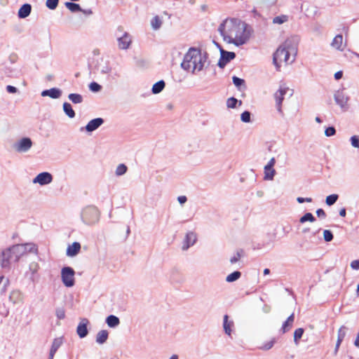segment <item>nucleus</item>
<instances>
[{"label": "nucleus", "mask_w": 359, "mask_h": 359, "mask_svg": "<svg viewBox=\"0 0 359 359\" xmlns=\"http://www.w3.org/2000/svg\"><path fill=\"white\" fill-rule=\"evenodd\" d=\"M196 241L197 234L194 231L187 232L182 242V250L187 251L189 248L194 245Z\"/></svg>", "instance_id": "12"}, {"label": "nucleus", "mask_w": 359, "mask_h": 359, "mask_svg": "<svg viewBox=\"0 0 359 359\" xmlns=\"http://www.w3.org/2000/svg\"><path fill=\"white\" fill-rule=\"evenodd\" d=\"M207 62V55L196 48H190L184 55L181 64L182 69L191 72L192 74L203 70Z\"/></svg>", "instance_id": "3"}, {"label": "nucleus", "mask_w": 359, "mask_h": 359, "mask_svg": "<svg viewBox=\"0 0 359 359\" xmlns=\"http://www.w3.org/2000/svg\"><path fill=\"white\" fill-rule=\"evenodd\" d=\"M276 163V159L275 158H271L269 161L268 162V163L266 165V166H269V168H273L274 165Z\"/></svg>", "instance_id": "57"}, {"label": "nucleus", "mask_w": 359, "mask_h": 359, "mask_svg": "<svg viewBox=\"0 0 359 359\" xmlns=\"http://www.w3.org/2000/svg\"><path fill=\"white\" fill-rule=\"evenodd\" d=\"M8 298L13 304H22L25 301V294L20 290H14L11 292Z\"/></svg>", "instance_id": "15"}, {"label": "nucleus", "mask_w": 359, "mask_h": 359, "mask_svg": "<svg viewBox=\"0 0 359 359\" xmlns=\"http://www.w3.org/2000/svg\"><path fill=\"white\" fill-rule=\"evenodd\" d=\"M331 46L338 50H343L346 46L344 43L343 36L341 34L337 35L331 43Z\"/></svg>", "instance_id": "19"}, {"label": "nucleus", "mask_w": 359, "mask_h": 359, "mask_svg": "<svg viewBox=\"0 0 359 359\" xmlns=\"http://www.w3.org/2000/svg\"><path fill=\"white\" fill-rule=\"evenodd\" d=\"M348 328L345 325H342L339 329L338 333H337V343H336V346H335V348H334L335 354L337 353L339 348L341 342L344 339V338L348 332Z\"/></svg>", "instance_id": "17"}, {"label": "nucleus", "mask_w": 359, "mask_h": 359, "mask_svg": "<svg viewBox=\"0 0 359 359\" xmlns=\"http://www.w3.org/2000/svg\"><path fill=\"white\" fill-rule=\"evenodd\" d=\"M53 175L48 172H43L38 174L33 180V184H38L41 186H45L53 182Z\"/></svg>", "instance_id": "11"}, {"label": "nucleus", "mask_w": 359, "mask_h": 359, "mask_svg": "<svg viewBox=\"0 0 359 359\" xmlns=\"http://www.w3.org/2000/svg\"><path fill=\"white\" fill-rule=\"evenodd\" d=\"M102 87L96 82H92L89 85V89L93 92H99Z\"/></svg>", "instance_id": "48"}, {"label": "nucleus", "mask_w": 359, "mask_h": 359, "mask_svg": "<svg viewBox=\"0 0 359 359\" xmlns=\"http://www.w3.org/2000/svg\"><path fill=\"white\" fill-rule=\"evenodd\" d=\"M116 37L118 49L126 50L130 48L133 43V36L128 32L123 31V27L118 28Z\"/></svg>", "instance_id": "6"}, {"label": "nucleus", "mask_w": 359, "mask_h": 359, "mask_svg": "<svg viewBox=\"0 0 359 359\" xmlns=\"http://www.w3.org/2000/svg\"><path fill=\"white\" fill-rule=\"evenodd\" d=\"M294 319V313H292L287 319L284 322L282 326L283 332L285 333L288 331L292 327Z\"/></svg>", "instance_id": "28"}, {"label": "nucleus", "mask_w": 359, "mask_h": 359, "mask_svg": "<svg viewBox=\"0 0 359 359\" xmlns=\"http://www.w3.org/2000/svg\"><path fill=\"white\" fill-rule=\"evenodd\" d=\"M315 120H316V121L317 123H320L322 122L321 118H320V117H318V116L316 117V119H315Z\"/></svg>", "instance_id": "62"}, {"label": "nucleus", "mask_w": 359, "mask_h": 359, "mask_svg": "<svg viewBox=\"0 0 359 359\" xmlns=\"http://www.w3.org/2000/svg\"><path fill=\"white\" fill-rule=\"evenodd\" d=\"M315 221H316V218L311 212L306 213L304 216H302L299 219L300 223H302V224L305 223L306 222H314Z\"/></svg>", "instance_id": "37"}, {"label": "nucleus", "mask_w": 359, "mask_h": 359, "mask_svg": "<svg viewBox=\"0 0 359 359\" xmlns=\"http://www.w3.org/2000/svg\"><path fill=\"white\" fill-rule=\"evenodd\" d=\"M293 90L290 89L285 85H280L278 90L274 93L273 97L276 101V109L278 112L282 113V103L285 96L289 95L292 96Z\"/></svg>", "instance_id": "7"}, {"label": "nucleus", "mask_w": 359, "mask_h": 359, "mask_svg": "<svg viewBox=\"0 0 359 359\" xmlns=\"http://www.w3.org/2000/svg\"><path fill=\"white\" fill-rule=\"evenodd\" d=\"M61 95H62V91L60 89L55 88H50L48 90H45L42 91V93H41V95L43 97L49 96L50 97L53 98V99L59 98L61 96Z\"/></svg>", "instance_id": "20"}, {"label": "nucleus", "mask_w": 359, "mask_h": 359, "mask_svg": "<svg viewBox=\"0 0 359 359\" xmlns=\"http://www.w3.org/2000/svg\"><path fill=\"white\" fill-rule=\"evenodd\" d=\"M241 257V255L239 252H237L231 259H230V262L231 264H234L236 262H237L240 258Z\"/></svg>", "instance_id": "51"}, {"label": "nucleus", "mask_w": 359, "mask_h": 359, "mask_svg": "<svg viewBox=\"0 0 359 359\" xmlns=\"http://www.w3.org/2000/svg\"><path fill=\"white\" fill-rule=\"evenodd\" d=\"M339 196L337 194H331L326 197L325 202L327 205H334L338 200Z\"/></svg>", "instance_id": "39"}, {"label": "nucleus", "mask_w": 359, "mask_h": 359, "mask_svg": "<svg viewBox=\"0 0 359 359\" xmlns=\"http://www.w3.org/2000/svg\"><path fill=\"white\" fill-rule=\"evenodd\" d=\"M165 86V82L163 80L159 81L153 85L151 91L154 94H158L163 90Z\"/></svg>", "instance_id": "29"}, {"label": "nucleus", "mask_w": 359, "mask_h": 359, "mask_svg": "<svg viewBox=\"0 0 359 359\" xmlns=\"http://www.w3.org/2000/svg\"><path fill=\"white\" fill-rule=\"evenodd\" d=\"M65 6L73 13L82 11V8L80 7V6L75 3L66 2Z\"/></svg>", "instance_id": "35"}, {"label": "nucleus", "mask_w": 359, "mask_h": 359, "mask_svg": "<svg viewBox=\"0 0 359 359\" xmlns=\"http://www.w3.org/2000/svg\"><path fill=\"white\" fill-rule=\"evenodd\" d=\"M297 53V46L292 41L286 40L273 55V62L277 70L280 69L282 63L292 64L295 60Z\"/></svg>", "instance_id": "4"}, {"label": "nucleus", "mask_w": 359, "mask_h": 359, "mask_svg": "<svg viewBox=\"0 0 359 359\" xmlns=\"http://www.w3.org/2000/svg\"><path fill=\"white\" fill-rule=\"evenodd\" d=\"M104 120L102 118H96L90 121L85 127H81L80 131H86L90 133L102 125Z\"/></svg>", "instance_id": "13"}, {"label": "nucleus", "mask_w": 359, "mask_h": 359, "mask_svg": "<svg viewBox=\"0 0 359 359\" xmlns=\"http://www.w3.org/2000/svg\"><path fill=\"white\" fill-rule=\"evenodd\" d=\"M33 145V142L29 137H22L15 141L12 149L17 153H27L29 151Z\"/></svg>", "instance_id": "8"}, {"label": "nucleus", "mask_w": 359, "mask_h": 359, "mask_svg": "<svg viewBox=\"0 0 359 359\" xmlns=\"http://www.w3.org/2000/svg\"><path fill=\"white\" fill-rule=\"evenodd\" d=\"M232 80H233V84L238 88H241V87L242 86H244L245 84V81L242 79H240L236 76H233L232 77Z\"/></svg>", "instance_id": "43"}, {"label": "nucleus", "mask_w": 359, "mask_h": 359, "mask_svg": "<svg viewBox=\"0 0 359 359\" xmlns=\"http://www.w3.org/2000/svg\"><path fill=\"white\" fill-rule=\"evenodd\" d=\"M275 344V339H272L269 341L264 343L259 348L264 351H268L271 349Z\"/></svg>", "instance_id": "40"}, {"label": "nucleus", "mask_w": 359, "mask_h": 359, "mask_svg": "<svg viewBox=\"0 0 359 359\" xmlns=\"http://www.w3.org/2000/svg\"><path fill=\"white\" fill-rule=\"evenodd\" d=\"M89 323V321L86 318H82L79 323L77 328H76V333L79 336L80 338H84L87 336L88 331V324Z\"/></svg>", "instance_id": "16"}, {"label": "nucleus", "mask_w": 359, "mask_h": 359, "mask_svg": "<svg viewBox=\"0 0 359 359\" xmlns=\"http://www.w3.org/2000/svg\"><path fill=\"white\" fill-rule=\"evenodd\" d=\"M242 101L238 100L236 98L231 97L227 99L226 106L228 108L234 109L241 106Z\"/></svg>", "instance_id": "26"}, {"label": "nucleus", "mask_w": 359, "mask_h": 359, "mask_svg": "<svg viewBox=\"0 0 359 359\" xmlns=\"http://www.w3.org/2000/svg\"><path fill=\"white\" fill-rule=\"evenodd\" d=\"M276 175V170L273 168H269V166H264V176L265 180H272Z\"/></svg>", "instance_id": "27"}, {"label": "nucleus", "mask_w": 359, "mask_h": 359, "mask_svg": "<svg viewBox=\"0 0 359 359\" xmlns=\"http://www.w3.org/2000/svg\"><path fill=\"white\" fill-rule=\"evenodd\" d=\"M62 344V338H56L53 340L50 354H49V359H53V357L57 352V349L60 347V346Z\"/></svg>", "instance_id": "21"}, {"label": "nucleus", "mask_w": 359, "mask_h": 359, "mask_svg": "<svg viewBox=\"0 0 359 359\" xmlns=\"http://www.w3.org/2000/svg\"><path fill=\"white\" fill-rule=\"evenodd\" d=\"M128 168L125 164H119L115 170V174L116 176L123 175L127 172Z\"/></svg>", "instance_id": "38"}, {"label": "nucleus", "mask_w": 359, "mask_h": 359, "mask_svg": "<svg viewBox=\"0 0 359 359\" xmlns=\"http://www.w3.org/2000/svg\"><path fill=\"white\" fill-rule=\"evenodd\" d=\"M166 107L168 109H172V104H168Z\"/></svg>", "instance_id": "64"}, {"label": "nucleus", "mask_w": 359, "mask_h": 359, "mask_svg": "<svg viewBox=\"0 0 359 359\" xmlns=\"http://www.w3.org/2000/svg\"><path fill=\"white\" fill-rule=\"evenodd\" d=\"M221 57L218 62V66L224 68L231 60L234 59L236 54L233 52H228L224 50H220Z\"/></svg>", "instance_id": "14"}, {"label": "nucleus", "mask_w": 359, "mask_h": 359, "mask_svg": "<svg viewBox=\"0 0 359 359\" xmlns=\"http://www.w3.org/2000/svg\"><path fill=\"white\" fill-rule=\"evenodd\" d=\"M59 0H46V6L51 10H54L57 6Z\"/></svg>", "instance_id": "44"}, {"label": "nucleus", "mask_w": 359, "mask_h": 359, "mask_svg": "<svg viewBox=\"0 0 359 359\" xmlns=\"http://www.w3.org/2000/svg\"><path fill=\"white\" fill-rule=\"evenodd\" d=\"M339 215L341 217H345L346 216V209L345 208H342L339 210Z\"/></svg>", "instance_id": "60"}, {"label": "nucleus", "mask_w": 359, "mask_h": 359, "mask_svg": "<svg viewBox=\"0 0 359 359\" xmlns=\"http://www.w3.org/2000/svg\"><path fill=\"white\" fill-rule=\"evenodd\" d=\"M100 213L98 209L93 205L85 207L81 212L82 222L88 226L97 224L100 220Z\"/></svg>", "instance_id": "5"}, {"label": "nucleus", "mask_w": 359, "mask_h": 359, "mask_svg": "<svg viewBox=\"0 0 359 359\" xmlns=\"http://www.w3.org/2000/svg\"><path fill=\"white\" fill-rule=\"evenodd\" d=\"M289 17L286 15H281L273 19V23L281 25L288 21Z\"/></svg>", "instance_id": "36"}, {"label": "nucleus", "mask_w": 359, "mask_h": 359, "mask_svg": "<svg viewBox=\"0 0 359 359\" xmlns=\"http://www.w3.org/2000/svg\"><path fill=\"white\" fill-rule=\"evenodd\" d=\"M335 133H336V130L334 127H328L325 130V135L327 137L333 136L334 135H335Z\"/></svg>", "instance_id": "50"}, {"label": "nucleus", "mask_w": 359, "mask_h": 359, "mask_svg": "<svg viewBox=\"0 0 359 359\" xmlns=\"http://www.w3.org/2000/svg\"><path fill=\"white\" fill-rule=\"evenodd\" d=\"M316 214L319 217L325 218L326 217V214L323 209H318L316 210Z\"/></svg>", "instance_id": "55"}, {"label": "nucleus", "mask_w": 359, "mask_h": 359, "mask_svg": "<svg viewBox=\"0 0 359 359\" xmlns=\"http://www.w3.org/2000/svg\"><path fill=\"white\" fill-rule=\"evenodd\" d=\"M55 315L58 319H60V320L64 319L65 318V309L62 307L56 309Z\"/></svg>", "instance_id": "45"}, {"label": "nucleus", "mask_w": 359, "mask_h": 359, "mask_svg": "<svg viewBox=\"0 0 359 359\" xmlns=\"http://www.w3.org/2000/svg\"><path fill=\"white\" fill-rule=\"evenodd\" d=\"M29 271L32 274H35L39 269V265L36 262H32L29 266Z\"/></svg>", "instance_id": "47"}, {"label": "nucleus", "mask_w": 359, "mask_h": 359, "mask_svg": "<svg viewBox=\"0 0 359 359\" xmlns=\"http://www.w3.org/2000/svg\"><path fill=\"white\" fill-rule=\"evenodd\" d=\"M68 98L74 104H80L83 102V97L78 93H71L68 95Z\"/></svg>", "instance_id": "32"}, {"label": "nucleus", "mask_w": 359, "mask_h": 359, "mask_svg": "<svg viewBox=\"0 0 359 359\" xmlns=\"http://www.w3.org/2000/svg\"><path fill=\"white\" fill-rule=\"evenodd\" d=\"M297 201L299 203H302L304 202L311 203V202H312V198H311L297 197Z\"/></svg>", "instance_id": "52"}, {"label": "nucleus", "mask_w": 359, "mask_h": 359, "mask_svg": "<svg viewBox=\"0 0 359 359\" xmlns=\"http://www.w3.org/2000/svg\"><path fill=\"white\" fill-rule=\"evenodd\" d=\"M81 12H82L83 13H84L85 15H90L93 14V11L91 9H86V10H83L82 11H80Z\"/></svg>", "instance_id": "59"}, {"label": "nucleus", "mask_w": 359, "mask_h": 359, "mask_svg": "<svg viewBox=\"0 0 359 359\" xmlns=\"http://www.w3.org/2000/svg\"><path fill=\"white\" fill-rule=\"evenodd\" d=\"M106 323L109 327H116L120 324V320L114 315H110L106 318Z\"/></svg>", "instance_id": "25"}, {"label": "nucleus", "mask_w": 359, "mask_h": 359, "mask_svg": "<svg viewBox=\"0 0 359 359\" xmlns=\"http://www.w3.org/2000/svg\"><path fill=\"white\" fill-rule=\"evenodd\" d=\"M81 245L79 242H74L67 248L66 255L69 257L76 256L81 251Z\"/></svg>", "instance_id": "18"}, {"label": "nucleus", "mask_w": 359, "mask_h": 359, "mask_svg": "<svg viewBox=\"0 0 359 359\" xmlns=\"http://www.w3.org/2000/svg\"><path fill=\"white\" fill-rule=\"evenodd\" d=\"M351 267L354 270L359 269V260H354L351 262Z\"/></svg>", "instance_id": "54"}, {"label": "nucleus", "mask_w": 359, "mask_h": 359, "mask_svg": "<svg viewBox=\"0 0 359 359\" xmlns=\"http://www.w3.org/2000/svg\"><path fill=\"white\" fill-rule=\"evenodd\" d=\"M63 110L68 117L72 118L75 116V112L69 103L65 102L63 104Z\"/></svg>", "instance_id": "30"}, {"label": "nucleus", "mask_w": 359, "mask_h": 359, "mask_svg": "<svg viewBox=\"0 0 359 359\" xmlns=\"http://www.w3.org/2000/svg\"><path fill=\"white\" fill-rule=\"evenodd\" d=\"M75 271L69 266H65L61 270V279L65 286L72 287L75 284Z\"/></svg>", "instance_id": "9"}, {"label": "nucleus", "mask_w": 359, "mask_h": 359, "mask_svg": "<svg viewBox=\"0 0 359 359\" xmlns=\"http://www.w3.org/2000/svg\"><path fill=\"white\" fill-rule=\"evenodd\" d=\"M98 71L101 74H109L111 72V67L109 65L106 64L104 66H99L98 67Z\"/></svg>", "instance_id": "42"}, {"label": "nucleus", "mask_w": 359, "mask_h": 359, "mask_svg": "<svg viewBox=\"0 0 359 359\" xmlns=\"http://www.w3.org/2000/svg\"><path fill=\"white\" fill-rule=\"evenodd\" d=\"M218 32L224 42L236 46L248 42L250 29L243 21L237 18H226L218 27Z\"/></svg>", "instance_id": "1"}, {"label": "nucleus", "mask_w": 359, "mask_h": 359, "mask_svg": "<svg viewBox=\"0 0 359 359\" xmlns=\"http://www.w3.org/2000/svg\"><path fill=\"white\" fill-rule=\"evenodd\" d=\"M348 96L343 90H339L334 94V100L336 103L344 111L348 109Z\"/></svg>", "instance_id": "10"}, {"label": "nucleus", "mask_w": 359, "mask_h": 359, "mask_svg": "<svg viewBox=\"0 0 359 359\" xmlns=\"http://www.w3.org/2000/svg\"><path fill=\"white\" fill-rule=\"evenodd\" d=\"M241 120L243 123L251 122V114L248 111H245L241 114Z\"/></svg>", "instance_id": "41"}, {"label": "nucleus", "mask_w": 359, "mask_h": 359, "mask_svg": "<svg viewBox=\"0 0 359 359\" xmlns=\"http://www.w3.org/2000/svg\"><path fill=\"white\" fill-rule=\"evenodd\" d=\"M223 327L224 332L227 335L230 336L232 332V328L233 327V322L232 320H229V316L227 315L224 316Z\"/></svg>", "instance_id": "22"}, {"label": "nucleus", "mask_w": 359, "mask_h": 359, "mask_svg": "<svg viewBox=\"0 0 359 359\" xmlns=\"http://www.w3.org/2000/svg\"><path fill=\"white\" fill-rule=\"evenodd\" d=\"M6 90L9 93H15L18 92V89L15 87L10 85L6 86Z\"/></svg>", "instance_id": "53"}, {"label": "nucleus", "mask_w": 359, "mask_h": 359, "mask_svg": "<svg viewBox=\"0 0 359 359\" xmlns=\"http://www.w3.org/2000/svg\"><path fill=\"white\" fill-rule=\"evenodd\" d=\"M351 144L354 148H359V137L353 135L350 139Z\"/></svg>", "instance_id": "49"}, {"label": "nucleus", "mask_w": 359, "mask_h": 359, "mask_svg": "<svg viewBox=\"0 0 359 359\" xmlns=\"http://www.w3.org/2000/svg\"><path fill=\"white\" fill-rule=\"evenodd\" d=\"M169 359H178V356L177 355H173Z\"/></svg>", "instance_id": "63"}, {"label": "nucleus", "mask_w": 359, "mask_h": 359, "mask_svg": "<svg viewBox=\"0 0 359 359\" xmlns=\"http://www.w3.org/2000/svg\"><path fill=\"white\" fill-rule=\"evenodd\" d=\"M323 238L326 242H330L333 239V234L330 230H324Z\"/></svg>", "instance_id": "46"}, {"label": "nucleus", "mask_w": 359, "mask_h": 359, "mask_svg": "<svg viewBox=\"0 0 359 359\" xmlns=\"http://www.w3.org/2000/svg\"><path fill=\"white\" fill-rule=\"evenodd\" d=\"M109 333L107 330H100L96 335V342L99 344H102L108 339Z\"/></svg>", "instance_id": "24"}, {"label": "nucleus", "mask_w": 359, "mask_h": 359, "mask_svg": "<svg viewBox=\"0 0 359 359\" xmlns=\"http://www.w3.org/2000/svg\"><path fill=\"white\" fill-rule=\"evenodd\" d=\"M177 201L181 205H183L187 202V198L185 196H180L177 197Z\"/></svg>", "instance_id": "56"}, {"label": "nucleus", "mask_w": 359, "mask_h": 359, "mask_svg": "<svg viewBox=\"0 0 359 359\" xmlns=\"http://www.w3.org/2000/svg\"><path fill=\"white\" fill-rule=\"evenodd\" d=\"M32 6L28 4L22 5L18 11V16L20 18H27L31 13Z\"/></svg>", "instance_id": "23"}, {"label": "nucleus", "mask_w": 359, "mask_h": 359, "mask_svg": "<svg viewBox=\"0 0 359 359\" xmlns=\"http://www.w3.org/2000/svg\"><path fill=\"white\" fill-rule=\"evenodd\" d=\"M162 20L158 15L154 17L151 20V26L153 29L158 30L162 25Z\"/></svg>", "instance_id": "31"}, {"label": "nucleus", "mask_w": 359, "mask_h": 359, "mask_svg": "<svg viewBox=\"0 0 359 359\" xmlns=\"http://www.w3.org/2000/svg\"><path fill=\"white\" fill-rule=\"evenodd\" d=\"M263 273L264 275H268L270 273V270L269 269H265Z\"/></svg>", "instance_id": "61"}, {"label": "nucleus", "mask_w": 359, "mask_h": 359, "mask_svg": "<svg viewBox=\"0 0 359 359\" xmlns=\"http://www.w3.org/2000/svg\"><path fill=\"white\" fill-rule=\"evenodd\" d=\"M304 329L303 328H298L294 330V342L297 346L299 343V339L302 338L303 334H304Z\"/></svg>", "instance_id": "34"}, {"label": "nucleus", "mask_w": 359, "mask_h": 359, "mask_svg": "<svg viewBox=\"0 0 359 359\" xmlns=\"http://www.w3.org/2000/svg\"><path fill=\"white\" fill-rule=\"evenodd\" d=\"M241 273L240 271H234L226 277V281L232 283L240 278Z\"/></svg>", "instance_id": "33"}, {"label": "nucleus", "mask_w": 359, "mask_h": 359, "mask_svg": "<svg viewBox=\"0 0 359 359\" xmlns=\"http://www.w3.org/2000/svg\"><path fill=\"white\" fill-rule=\"evenodd\" d=\"M343 76V73L341 71H339L334 74V78L337 80L340 79Z\"/></svg>", "instance_id": "58"}, {"label": "nucleus", "mask_w": 359, "mask_h": 359, "mask_svg": "<svg viewBox=\"0 0 359 359\" xmlns=\"http://www.w3.org/2000/svg\"><path fill=\"white\" fill-rule=\"evenodd\" d=\"M28 253H37V248L34 243L13 245L4 250L0 255L2 268H9L12 262H18Z\"/></svg>", "instance_id": "2"}]
</instances>
